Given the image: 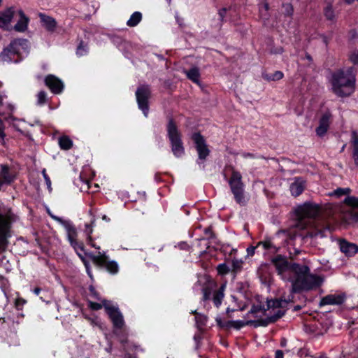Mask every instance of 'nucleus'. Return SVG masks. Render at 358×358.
Here are the masks:
<instances>
[{
  "label": "nucleus",
  "mask_w": 358,
  "mask_h": 358,
  "mask_svg": "<svg viewBox=\"0 0 358 358\" xmlns=\"http://www.w3.org/2000/svg\"><path fill=\"white\" fill-rule=\"evenodd\" d=\"M43 177H44V179L45 180V182H46V185L48 187L49 189H51V182H50V179L49 178V177L47 176L46 174V172H45V170L44 169L43 171Z\"/></svg>",
  "instance_id": "43"
},
{
  "label": "nucleus",
  "mask_w": 358,
  "mask_h": 358,
  "mask_svg": "<svg viewBox=\"0 0 358 358\" xmlns=\"http://www.w3.org/2000/svg\"><path fill=\"white\" fill-rule=\"evenodd\" d=\"M350 61L356 64L358 63V52H353L350 55Z\"/></svg>",
  "instance_id": "42"
},
{
  "label": "nucleus",
  "mask_w": 358,
  "mask_h": 358,
  "mask_svg": "<svg viewBox=\"0 0 358 358\" xmlns=\"http://www.w3.org/2000/svg\"><path fill=\"white\" fill-rule=\"evenodd\" d=\"M330 230V228L329 227H326L322 229H315L313 230L312 231L309 232V236L310 237H324L325 236V231Z\"/></svg>",
  "instance_id": "27"
},
{
  "label": "nucleus",
  "mask_w": 358,
  "mask_h": 358,
  "mask_svg": "<svg viewBox=\"0 0 358 358\" xmlns=\"http://www.w3.org/2000/svg\"><path fill=\"white\" fill-rule=\"evenodd\" d=\"M85 267H86V269H87V274L89 275V276L92 278V273H91V271H90V268H89V266H88V264H87L86 263L85 264Z\"/></svg>",
  "instance_id": "48"
},
{
  "label": "nucleus",
  "mask_w": 358,
  "mask_h": 358,
  "mask_svg": "<svg viewBox=\"0 0 358 358\" xmlns=\"http://www.w3.org/2000/svg\"><path fill=\"white\" fill-rule=\"evenodd\" d=\"M321 358H327V357H321Z\"/></svg>",
  "instance_id": "57"
},
{
  "label": "nucleus",
  "mask_w": 358,
  "mask_h": 358,
  "mask_svg": "<svg viewBox=\"0 0 358 358\" xmlns=\"http://www.w3.org/2000/svg\"><path fill=\"white\" fill-rule=\"evenodd\" d=\"M50 216L56 221L59 222L66 229L68 240L69 241L71 245L76 249L77 245L80 250H83V246L79 245L76 241L77 237V231L74 226L71 224V222L67 220H63L62 218L57 217L50 214Z\"/></svg>",
  "instance_id": "10"
},
{
  "label": "nucleus",
  "mask_w": 358,
  "mask_h": 358,
  "mask_svg": "<svg viewBox=\"0 0 358 358\" xmlns=\"http://www.w3.org/2000/svg\"><path fill=\"white\" fill-rule=\"evenodd\" d=\"M283 73L281 71H275L271 75H267L265 78L268 80H278L282 78Z\"/></svg>",
  "instance_id": "34"
},
{
  "label": "nucleus",
  "mask_w": 358,
  "mask_h": 358,
  "mask_svg": "<svg viewBox=\"0 0 358 358\" xmlns=\"http://www.w3.org/2000/svg\"><path fill=\"white\" fill-rule=\"evenodd\" d=\"M15 13L14 7H10L0 12V28L10 30L13 27L11 22Z\"/></svg>",
  "instance_id": "12"
},
{
  "label": "nucleus",
  "mask_w": 358,
  "mask_h": 358,
  "mask_svg": "<svg viewBox=\"0 0 358 358\" xmlns=\"http://www.w3.org/2000/svg\"><path fill=\"white\" fill-rule=\"evenodd\" d=\"M211 285H208L206 287L203 288V300L206 301L210 299L211 294Z\"/></svg>",
  "instance_id": "37"
},
{
  "label": "nucleus",
  "mask_w": 358,
  "mask_h": 358,
  "mask_svg": "<svg viewBox=\"0 0 358 358\" xmlns=\"http://www.w3.org/2000/svg\"><path fill=\"white\" fill-rule=\"evenodd\" d=\"M87 47L83 45V44H80L77 49L76 54L78 56H83L87 53Z\"/></svg>",
  "instance_id": "41"
},
{
  "label": "nucleus",
  "mask_w": 358,
  "mask_h": 358,
  "mask_svg": "<svg viewBox=\"0 0 358 358\" xmlns=\"http://www.w3.org/2000/svg\"><path fill=\"white\" fill-rule=\"evenodd\" d=\"M226 287V285H222L217 290L215 291L213 293V303L216 307H219L222 301V299L224 296V289Z\"/></svg>",
  "instance_id": "21"
},
{
  "label": "nucleus",
  "mask_w": 358,
  "mask_h": 358,
  "mask_svg": "<svg viewBox=\"0 0 358 358\" xmlns=\"http://www.w3.org/2000/svg\"><path fill=\"white\" fill-rule=\"evenodd\" d=\"M192 313L196 315L195 320L198 327H202L206 324L207 321L206 316L197 313L196 310L192 311Z\"/></svg>",
  "instance_id": "29"
},
{
  "label": "nucleus",
  "mask_w": 358,
  "mask_h": 358,
  "mask_svg": "<svg viewBox=\"0 0 358 358\" xmlns=\"http://www.w3.org/2000/svg\"><path fill=\"white\" fill-rule=\"evenodd\" d=\"M324 15L328 20L334 18V12L331 5H327L324 8Z\"/></svg>",
  "instance_id": "33"
},
{
  "label": "nucleus",
  "mask_w": 358,
  "mask_h": 358,
  "mask_svg": "<svg viewBox=\"0 0 358 358\" xmlns=\"http://www.w3.org/2000/svg\"><path fill=\"white\" fill-rule=\"evenodd\" d=\"M257 245L256 247H250L247 249L248 255H253L255 251V249L257 248Z\"/></svg>",
  "instance_id": "44"
},
{
  "label": "nucleus",
  "mask_w": 358,
  "mask_h": 358,
  "mask_svg": "<svg viewBox=\"0 0 358 358\" xmlns=\"http://www.w3.org/2000/svg\"><path fill=\"white\" fill-rule=\"evenodd\" d=\"M268 4L266 2H264L260 8H259V13H260V17L265 21L268 18Z\"/></svg>",
  "instance_id": "30"
},
{
  "label": "nucleus",
  "mask_w": 358,
  "mask_h": 358,
  "mask_svg": "<svg viewBox=\"0 0 358 358\" xmlns=\"http://www.w3.org/2000/svg\"><path fill=\"white\" fill-rule=\"evenodd\" d=\"M136 96L139 109H141L145 117L148 113V99L150 96V90L148 85L140 86L136 92Z\"/></svg>",
  "instance_id": "8"
},
{
  "label": "nucleus",
  "mask_w": 358,
  "mask_h": 358,
  "mask_svg": "<svg viewBox=\"0 0 358 358\" xmlns=\"http://www.w3.org/2000/svg\"><path fill=\"white\" fill-rule=\"evenodd\" d=\"M305 188V180L302 178H295L294 181L290 184V192L292 195L297 196L300 195Z\"/></svg>",
  "instance_id": "18"
},
{
  "label": "nucleus",
  "mask_w": 358,
  "mask_h": 358,
  "mask_svg": "<svg viewBox=\"0 0 358 358\" xmlns=\"http://www.w3.org/2000/svg\"><path fill=\"white\" fill-rule=\"evenodd\" d=\"M344 202L346 205H348V206H350L353 208H358V198H357L355 196H348L345 199Z\"/></svg>",
  "instance_id": "28"
},
{
  "label": "nucleus",
  "mask_w": 358,
  "mask_h": 358,
  "mask_svg": "<svg viewBox=\"0 0 358 358\" xmlns=\"http://www.w3.org/2000/svg\"><path fill=\"white\" fill-rule=\"evenodd\" d=\"M18 13L20 18L17 22L13 27V29L17 32H24L27 29L29 18L25 15L22 10H20Z\"/></svg>",
  "instance_id": "17"
},
{
  "label": "nucleus",
  "mask_w": 358,
  "mask_h": 358,
  "mask_svg": "<svg viewBox=\"0 0 358 358\" xmlns=\"http://www.w3.org/2000/svg\"><path fill=\"white\" fill-rule=\"evenodd\" d=\"M339 247L343 253L350 257L355 255L358 251V247L355 244L344 240L340 241Z\"/></svg>",
  "instance_id": "16"
},
{
  "label": "nucleus",
  "mask_w": 358,
  "mask_h": 358,
  "mask_svg": "<svg viewBox=\"0 0 358 358\" xmlns=\"http://www.w3.org/2000/svg\"><path fill=\"white\" fill-rule=\"evenodd\" d=\"M9 108H10V110H13V107L11 106H9Z\"/></svg>",
  "instance_id": "56"
},
{
  "label": "nucleus",
  "mask_w": 358,
  "mask_h": 358,
  "mask_svg": "<svg viewBox=\"0 0 358 358\" xmlns=\"http://www.w3.org/2000/svg\"><path fill=\"white\" fill-rule=\"evenodd\" d=\"M102 220L106 222H110V218H108L106 215L102 216Z\"/></svg>",
  "instance_id": "49"
},
{
  "label": "nucleus",
  "mask_w": 358,
  "mask_h": 358,
  "mask_svg": "<svg viewBox=\"0 0 358 358\" xmlns=\"http://www.w3.org/2000/svg\"><path fill=\"white\" fill-rule=\"evenodd\" d=\"M45 83L50 90L55 94L62 92L64 85L62 80L53 75H49L45 78Z\"/></svg>",
  "instance_id": "15"
},
{
  "label": "nucleus",
  "mask_w": 358,
  "mask_h": 358,
  "mask_svg": "<svg viewBox=\"0 0 358 358\" xmlns=\"http://www.w3.org/2000/svg\"><path fill=\"white\" fill-rule=\"evenodd\" d=\"M29 52L28 41L25 39H17L0 53V65L10 62H18Z\"/></svg>",
  "instance_id": "3"
},
{
  "label": "nucleus",
  "mask_w": 358,
  "mask_h": 358,
  "mask_svg": "<svg viewBox=\"0 0 358 358\" xmlns=\"http://www.w3.org/2000/svg\"><path fill=\"white\" fill-rule=\"evenodd\" d=\"M245 323L243 321H231L229 322V327H234L236 329H240L245 326Z\"/></svg>",
  "instance_id": "39"
},
{
  "label": "nucleus",
  "mask_w": 358,
  "mask_h": 358,
  "mask_svg": "<svg viewBox=\"0 0 358 358\" xmlns=\"http://www.w3.org/2000/svg\"><path fill=\"white\" fill-rule=\"evenodd\" d=\"M243 262L241 259H233L231 261L232 271L235 273L238 272L243 267Z\"/></svg>",
  "instance_id": "31"
},
{
  "label": "nucleus",
  "mask_w": 358,
  "mask_h": 358,
  "mask_svg": "<svg viewBox=\"0 0 358 358\" xmlns=\"http://www.w3.org/2000/svg\"><path fill=\"white\" fill-rule=\"evenodd\" d=\"M94 226V220H92V223L91 224H85V234L87 235V242L93 248H95L96 249H98L99 250L100 248L99 246H96L94 243H93V241H92V234L93 232V227Z\"/></svg>",
  "instance_id": "22"
},
{
  "label": "nucleus",
  "mask_w": 358,
  "mask_h": 358,
  "mask_svg": "<svg viewBox=\"0 0 358 358\" xmlns=\"http://www.w3.org/2000/svg\"><path fill=\"white\" fill-rule=\"evenodd\" d=\"M90 257L93 262L99 266L105 267L108 271L115 274L118 271V265L114 262L108 261V257L105 252H98L96 255H91Z\"/></svg>",
  "instance_id": "9"
},
{
  "label": "nucleus",
  "mask_w": 358,
  "mask_h": 358,
  "mask_svg": "<svg viewBox=\"0 0 358 358\" xmlns=\"http://www.w3.org/2000/svg\"><path fill=\"white\" fill-rule=\"evenodd\" d=\"M352 142L353 145V159L356 165H358V134L353 131L352 134Z\"/></svg>",
  "instance_id": "23"
},
{
  "label": "nucleus",
  "mask_w": 358,
  "mask_h": 358,
  "mask_svg": "<svg viewBox=\"0 0 358 358\" xmlns=\"http://www.w3.org/2000/svg\"><path fill=\"white\" fill-rule=\"evenodd\" d=\"M59 144L62 149L69 150L72 147V141L67 136H62L59 139Z\"/></svg>",
  "instance_id": "26"
},
{
  "label": "nucleus",
  "mask_w": 358,
  "mask_h": 358,
  "mask_svg": "<svg viewBox=\"0 0 358 358\" xmlns=\"http://www.w3.org/2000/svg\"><path fill=\"white\" fill-rule=\"evenodd\" d=\"M262 246L263 249L271 251V252H276L278 248L275 246L271 240H266L264 241L259 242L257 247Z\"/></svg>",
  "instance_id": "25"
},
{
  "label": "nucleus",
  "mask_w": 358,
  "mask_h": 358,
  "mask_svg": "<svg viewBox=\"0 0 358 358\" xmlns=\"http://www.w3.org/2000/svg\"><path fill=\"white\" fill-rule=\"evenodd\" d=\"M103 306L109 315L113 326L116 329H121L124 325L123 316L119 310L113 306L110 301L103 300L102 303L90 302V307L92 310H99Z\"/></svg>",
  "instance_id": "5"
},
{
  "label": "nucleus",
  "mask_w": 358,
  "mask_h": 358,
  "mask_svg": "<svg viewBox=\"0 0 358 358\" xmlns=\"http://www.w3.org/2000/svg\"><path fill=\"white\" fill-rule=\"evenodd\" d=\"M296 215L299 223L302 222L306 218H315L320 213V207L317 204L313 203H305L299 206L295 210Z\"/></svg>",
  "instance_id": "6"
},
{
  "label": "nucleus",
  "mask_w": 358,
  "mask_h": 358,
  "mask_svg": "<svg viewBox=\"0 0 358 358\" xmlns=\"http://www.w3.org/2000/svg\"><path fill=\"white\" fill-rule=\"evenodd\" d=\"M142 14L140 12H134L127 22V25L133 27H136L141 20Z\"/></svg>",
  "instance_id": "24"
},
{
  "label": "nucleus",
  "mask_w": 358,
  "mask_h": 358,
  "mask_svg": "<svg viewBox=\"0 0 358 358\" xmlns=\"http://www.w3.org/2000/svg\"><path fill=\"white\" fill-rule=\"evenodd\" d=\"M217 269L220 274H226L229 271V267L225 264H219Z\"/></svg>",
  "instance_id": "38"
},
{
  "label": "nucleus",
  "mask_w": 358,
  "mask_h": 358,
  "mask_svg": "<svg viewBox=\"0 0 358 358\" xmlns=\"http://www.w3.org/2000/svg\"><path fill=\"white\" fill-rule=\"evenodd\" d=\"M90 290L92 294H95V290H94V288L92 287H90Z\"/></svg>",
  "instance_id": "54"
},
{
  "label": "nucleus",
  "mask_w": 358,
  "mask_h": 358,
  "mask_svg": "<svg viewBox=\"0 0 358 358\" xmlns=\"http://www.w3.org/2000/svg\"><path fill=\"white\" fill-rule=\"evenodd\" d=\"M167 136L173 155L178 158L181 157L185 153V148L181 140V134L172 120H170L167 124Z\"/></svg>",
  "instance_id": "4"
},
{
  "label": "nucleus",
  "mask_w": 358,
  "mask_h": 358,
  "mask_svg": "<svg viewBox=\"0 0 358 358\" xmlns=\"http://www.w3.org/2000/svg\"><path fill=\"white\" fill-rule=\"evenodd\" d=\"M355 82L354 68L338 70L332 75V90L338 96H350L355 91Z\"/></svg>",
  "instance_id": "2"
},
{
  "label": "nucleus",
  "mask_w": 358,
  "mask_h": 358,
  "mask_svg": "<svg viewBox=\"0 0 358 358\" xmlns=\"http://www.w3.org/2000/svg\"><path fill=\"white\" fill-rule=\"evenodd\" d=\"M39 17L43 27L49 31H54L57 22L54 18L43 13L39 14Z\"/></svg>",
  "instance_id": "19"
},
{
  "label": "nucleus",
  "mask_w": 358,
  "mask_h": 358,
  "mask_svg": "<svg viewBox=\"0 0 358 358\" xmlns=\"http://www.w3.org/2000/svg\"><path fill=\"white\" fill-rule=\"evenodd\" d=\"M350 192V188H338L331 194L332 196L340 197L343 195H347Z\"/></svg>",
  "instance_id": "32"
},
{
  "label": "nucleus",
  "mask_w": 358,
  "mask_h": 358,
  "mask_svg": "<svg viewBox=\"0 0 358 358\" xmlns=\"http://www.w3.org/2000/svg\"><path fill=\"white\" fill-rule=\"evenodd\" d=\"M287 7L290 10V11H289V10H287L288 13H289V14H292V9L291 6H290V5H287Z\"/></svg>",
  "instance_id": "52"
},
{
  "label": "nucleus",
  "mask_w": 358,
  "mask_h": 358,
  "mask_svg": "<svg viewBox=\"0 0 358 358\" xmlns=\"http://www.w3.org/2000/svg\"><path fill=\"white\" fill-rule=\"evenodd\" d=\"M195 148L198 153L199 160L204 161L210 154V150L204 138L199 133H194L192 136Z\"/></svg>",
  "instance_id": "11"
},
{
  "label": "nucleus",
  "mask_w": 358,
  "mask_h": 358,
  "mask_svg": "<svg viewBox=\"0 0 358 358\" xmlns=\"http://www.w3.org/2000/svg\"><path fill=\"white\" fill-rule=\"evenodd\" d=\"M251 311H252V313H255V312H257V310L256 309V307L253 306V307H252V308L251 309Z\"/></svg>",
  "instance_id": "55"
},
{
  "label": "nucleus",
  "mask_w": 358,
  "mask_h": 358,
  "mask_svg": "<svg viewBox=\"0 0 358 358\" xmlns=\"http://www.w3.org/2000/svg\"><path fill=\"white\" fill-rule=\"evenodd\" d=\"M2 101H3V97L1 96H0V107L2 106ZM3 115V113L0 111V117H2ZM4 136L5 135L3 133V127L1 122L0 121V138L2 139V141H3Z\"/></svg>",
  "instance_id": "40"
},
{
  "label": "nucleus",
  "mask_w": 358,
  "mask_h": 358,
  "mask_svg": "<svg viewBox=\"0 0 358 358\" xmlns=\"http://www.w3.org/2000/svg\"><path fill=\"white\" fill-rule=\"evenodd\" d=\"M275 358H282L283 357V352L282 351L278 350L275 352Z\"/></svg>",
  "instance_id": "45"
},
{
  "label": "nucleus",
  "mask_w": 358,
  "mask_h": 358,
  "mask_svg": "<svg viewBox=\"0 0 358 358\" xmlns=\"http://www.w3.org/2000/svg\"><path fill=\"white\" fill-rule=\"evenodd\" d=\"M229 185L236 202L240 204L244 203L243 185L241 182V175L238 172L233 171Z\"/></svg>",
  "instance_id": "7"
},
{
  "label": "nucleus",
  "mask_w": 358,
  "mask_h": 358,
  "mask_svg": "<svg viewBox=\"0 0 358 358\" xmlns=\"http://www.w3.org/2000/svg\"><path fill=\"white\" fill-rule=\"evenodd\" d=\"M87 319L93 327H98L99 329H103V324L98 317H87Z\"/></svg>",
  "instance_id": "35"
},
{
  "label": "nucleus",
  "mask_w": 358,
  "mask_h": 358,
  "mask_svg": "<svg viewBox=\"0 0 358 358\" xmlns=\"http://www.w3.org/2000/svg\"><path fill=\"white\" fill-rule=\"evenodd\" d=\"M345 1V3H347L348 4H351L354 2L355 0H344Z\"/></svg>",
  "instance_id": "51"
},
{
  "label": "nucleus",
  "mask_w": 358,
  "mask_h": 358,
  "mask_svg": "<svg viewBox=\"0 0 358 358\" xmlns=\"http://www.w3.org/2000/svg\"><path fill=\"white\" fill-rule=\"evenodd\" d=\"M40 292H41L40 288H35V289H34V293L35 294H36V295L39 294Z\"/></svg>",
  "instance_id": "50"
},
{
  "label": "nucleus",
  "mask_w": 358,
  "mask_h": 358,
  "mask_svg": "<svg viewBox=\"0 0 358 358\" xmlns=\"http://www.w3.org/2000/svg\"><path fill=\"white\" fill-rule=\"evenodd\" d=\"M252 155L250 153H244L243 154L244 157H252Z\"/></svg>",
  "instance_id": "53"
},
{
  "label": "nucleus",
  "mask_w": 358,
  "mask_h": 358,
  "mask_svg": "<svg viewBox=\"0 0 358 358\" xmlns=\"http://www.w3.org/2000/svg\"><path fill=\"white\" fill-rule=\"evenodd\" d=\"M271 263L280 278L285 282H291V294L287 298L283 296L280 299L267 301V308H263L267 323L276 321L285 314L287 304L293 301V293L315 289L323 282L322 277L310 273L308 266L290 263L282 255L274 257Z\"/></svg>",
  "instance_id": "1"
},
{
  "label": "nucleus",
  "mask_w": 358,
  "mask_h": 358,
  "mask_svg": "<svg viewBox=\"0 0 358 358\" xmlns=\"http://www.w3.org/2000/svg\"><path fill=\"white\" fill-rule=\"evenodd\" d=\"M185 73L188 79L197 85H200L199 78L201 74L199 68L193 67L188 71H185Z\"/></svg>",
  "instance_id": "20"
},
{
  "label": "nucleus",
  "mask_w": 358,
  "mask_h": 358,
  "mask_svg": "<svg viewBox=\"0 0 358 358\" xmlns=\"http://www.w3.org/2000/svg\"><path fill=\"white\" fill-rule=\"evenodd\" d=\"M331 114L329 111L323 113L319 121V126L316 129L317 136L322 137L327 133L331 123Z\"/></svg>",
  "instance_id": "13"
},
{
  "label": "nucleus",
  "mask_w": 358,
  "mask_h": 358,
  "mask_svg": "<svg viewBox=\"0 0 358 358\" xmlns=\"http://www.w3.org/2000/svg\"><path fill=\"white\" fill-rule=\"evenodd\" d=\"M345 295L343 293H335L325 296L320 303L321 306L325 305H340L345 301Z\"/></svg>",
  "instance_id": "14"
},
{
  "label": "nucleus",
  "mask_w": 358,
  "mask_h": 358,
  "mask_svg": "<svg viewBox=\"0 0 358 358\" xmlns=\"http://www.w3.org/2000/svg\"><path fill=\"white\" fill-rule=\"evenodd\" d=\"M352 219L358 221V213H352Z\"/></svg>",
  "instance_id": "47"
},
{
  "label": "nucleus",
  "mask_w": 358,
  "mask_h": 358,
  "mask_svg": "<svg viewBox=\"0 0 358 358\" xmlns=\"http://www.w3.org/2000/svg\"><path fill=\"white\" fill-rule=\"evenodd\" d=\"M226 12H227V9L226 8H222V10H220L219 11V15H220L221 19H223Z\"/></svg>",
  "instance_id": "46"
},
{
  "label": "nucleus",
  "mask_w": 358,
  "mask_h": 358,
  "mask_svg": "<svg viewBox=\"0 0 358 358\" xmlns=\"http://www.w3.org/2000/svg\"><path fill=\"white\" fill-rule=\"evenodd\" d=\"M46 101V93L44 91H41L37 94V104L43 105Z\"/></svg>",
  "instance_id": "36"
}]
</instances>
